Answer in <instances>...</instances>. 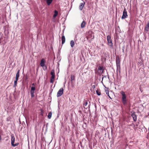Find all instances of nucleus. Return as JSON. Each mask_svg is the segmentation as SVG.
<instances>
[{"label":"nucleus","mask_w":149,"mask_h":149,"mask_svg":"<svg viewBox=\"0 0 149 149\" xmlns=\"http://www.w3.org/2000/svg\"><path fill=\"white\" fill-rule=\"evenodd\" d=\"M116 63L117 67V74H120V61L118 57L116 58Z\"/></svg>","instance_id":"nucleus-1"},{"label":"nucleus","mask_w":149,"mask_h":149,"mask_svg":"<svg viewBox=\"0 0 149 149\" xmlns=\"http://www.w3.org/2000/svg\"><path fill=\"white\" fill-rule=\"evenodd\" d=\"M120 93L122 95V98L123 103L124 105H125L126 103V95L125 92L123 91L120 92Z\"/></svg>","instance_id":"nucleus-2"},{"label":"nucleus","mask_w":149,"mask_h":149,"mask_svg":"<svg viewBox=\"0 0 149 149\" xmlns=\"http://www.w3.org/2000/svg\"><path fill=\"white\" fill-rule=\"evenodd\" d=\"M46 61L44 58H42L40 62V65L42 67L44 70H45L47 69V66L45 65Z\"/></svg>","instance_id":"nucleus-3"},{"label":"nucleus","mask_w":149,"mask_h":149,"mask_svg":"<svg viewBox=\"0 0 149 149\" xmlns=\"http://www.w3.org/2000/svg\"><path fill=\"white\" fill-rule=\"evenodd\" d=\"M11 144L13 147H15L18 145L19 143H17L15 144H14L15 141V138L13 134H12L11 135Z\"/></svg>","instance_id":"nucleus-4"},{"label":"nucleus","mask_w":149,"mask_h":149,"mask_svg":"<svg viewBox=\"0 0 149 149\" xmlns=\"http://www.w3.org/2000/svg\"><path fill=\"white\" fill-rule=\"evenodd\" d=\"M107 39L109 46L111 48H112L113 47V44L112 42V40L111 39V36L109 35H108L107 36Z\"/></svg>","instance_id":"nucleus-5"},{"label":"nucleus","mask_w":149,"mask_h":149,"mask_svg":"<svg viewBox=\"0 0 149 149\" xmlns=\"http://www.w3.org/2000/svg\"><path fill=\"white\" fill-rule=\"evenodd\" d=\"M88 102L90 103L87 100H85L83 102V105L84 107V108L85 109H87V107H86L87 106H88V107L89 108H90V104H88Z\"/></svg>","instance_id":"nucleus-6"},{"label":"nucleus","mask_w":149,"mask_h":149,"mask_svg":"<svg viewBox=\"0 0 149 149\" xmlns=\"http://www.w3.org/2000/svg\"><path fill=\"white\" fill-rule=\"evenodd\" d=\"M127 16V14L126 10L125 8H124L123 12V15L121 17V19H124L126 18Z\"/></svg>","instance_id":"nucleus-7"},{"label":"nucleus","mask_w":149,"mask_h":149,"mask_svg":"<svg viewBox=\"0 0 149 149\" xmlns=\"http://www.w3.org/2000/svg\"><path fill=\"white\" fill-rule=\"evenodd\" d=\"M63 88H61L57 92V96L58 97L61 96L63 93Z\"/></svg>","instance_id":"nucleus-8"},{"label":"nucleus","mask_w":149,"mask_h":149,"mask_svg":"<svg viewBox=\"0 0 149 149\" xmlns=\"http://www.w3.org/2000/svg\"><path fill=\"white\" fill-rule=\"evenodd\" d=\"M131 116L133 118L134 121L136 122L137 120V117L135 112L133 111L132 112L131 114Z\"/></svg>","instance_id":"nucleus-9"},{"label":"nucleus","mask_w":149,"mask_h":149,"mask_svg":"<svg viewBox=\"0 0 149 149\" xmlns=\"http://www.w3.org/2000/svg\"><path fill=\"white\" fill-rule=\"evenodd\" d=\"M145 30L147 31H148L149 30V20L148 21L147 24L146 25Z\"/></svg>","instance_id":"nucleus-10"},{"label":"nucleus","mask_w":149,"mask_h":149,"mask_svg":"<svg viewBox=\"0 0 149 149\" xmlns=\"http://www.w3.org/2000/svg\"><path fill=\"white\" fill-rule=\"evenodd\" d=\"M51 74L52 75L51 78L52 79H54L55 77V72L54 71V70H52L51 72Z\"/></svg>","instance_id":"nucleus-11"},{"label":"nucleus","mask_w":149,"mask_h":149,"mask_svg":"<svg viewBox=\"0 0 149 149\" xmlns=\"http://www.w3.org/2000/svg\"><path fill=\"white\" fill-rule=\"evenodd\" d=\"M85 3L84 2L83 3H81L80 4V5L79 6V8L80 10H81L82 9Z\"/></svg>","instance_id":"nucleus-12"},{"label":"nucleus","mask_w":149,"mask_h":149,"mask_svg":"<svg viewBox=\"0 0 149 149\" xmlns=\"http://www.w3.org/2000/svg\"><path fill=\"white\" fill-rule=\"evenodd\" d=\"M61 39L62 40V44H63L65 43V38L63 34V35L62 36Z\"/></svg>","instance_id":"nucleus-13"},{"label":"nucleus","mask_w":149,"mask_h":149,"mask_svg":"<svg viewBox=\"0 0 149 149\" xmlns=\"http://www.w3.org/2000/svg\"><path fill=\"white\" fill-rule=\"evenodd\" d=\"M86 24V23L84 21H83L81 24V27L82 28H84Z\"/></svg>","instance_id":"nucleus-14"},{"label":"nucleus","mask_w":149,"mask_h":149,"mask_svg":"<svg viewBox=\"0 0 149 149\" xmlns=\"http://www.w3.org/2000/svg\"><path fill=\"white\" fill-rule=\"evenodd\" d=\"M19 70H18L17 72V73L16 74V77L15 79V80H18V78L19 77Z\"/></svg>","instance_id":"nucleus-15"},{"label":"nucleus","mask_w":149,"mask_h":149,"mask_svg":"<svg viewBox=\"0 0 149 149\" xmlns=\"http://www.w3.org/2000/svg\"><path fill=\"white\" fill-rule=\"evenodd\" d=\"M54 14L53 15V17L54 18H55L58 15V12L56 10H55L54 11Z\"/></svg>","instance_id":"nucleus-16"},{"label":"nucleus","mask_w":149,"mask_h":149,"mask_svg":"<svg viewBox=\"0 0 149 149\" xmlns=\"http://www.w3.org/2000/svg\"><path fill=\"white\" fill-rule=\"evenodd\" d=\"M74 40H72L70 42V44L72 47H73L74 45Z\"/></svg>","instance_id":"nucleus-17"},{"label":"nucleus","mask_w":149,"mask_h":149,"mask_svg":"<svg viewBox=\"0 0 149 149\" xmlns=\"http://www.w3.org/2000/svg\"><path fill=\"white\" fill-rule=\"evenodd\" d=\"M52 0H47V3L48 5H49L52 2Z\"/></svg>","instance_id":"nucleus-18"},{"label":"nucleus","mask_w":149,"mask_h":149,"mask_svg":"<svg viewBox=\"0 0 149 149\" xmlns=\"http://www.w3.org/2000/svg\"><path fill=\"white\" fill-rule=\"evenodd\" d=\"M52 116V113L51 112H50L48 114V118L49 119H50L51 118Z\"/></svg>","instance_id":"nucleus-19"},{"label":"nucleus","mask_w":149,"mask_h":149,"mask_svg":"<svg viewBox=\"0 0 149 149\" xmlns=\"http://www.w3.org/2000/svg\"><path fill=\"white\" fill-rule=\"evenodd\" d=\"M35 90V86H32L31 87L30 92H34Z\"/></svg>","instance_id":"nucleus-20"},{"label":"nucleus","mask_w":149,"mask_h":149,"mask_svg":"<svg viewBox=\"0 0 149 149\" xmlns=\"http://www.w3.org/2000/svg\"><path fill=\"white\" fill-rule=\"evenodd\" d=\"M18 80H15H15L14 81V87H15L17 85V81Z\"/></svg>","instance_id":"nucleus-21"},{"label":"nucleus","mask_w":149,"mask_h":149,"mask_svg":"<svg viewBox=\"0 0 149 149\" xmlns=\"http://www.w3.org/2000/svg\"><path fill=\"white\" fill-rule=\"evenodd\" d=\"M34 92H30V93L32 97H34Z\"/></svg>","instance_id":"nucleus-22"},{"label":"nucleus","mask_w":149,"mask_h":149,"mask_svg":"<svg viewBox=\"0 0 149 149\" xmlns=\"http://www.w3.org/2000/svg\"><path fill=\"white\" fill-rule=\"evenodd\" d=\"M98 69L99 70L101 71H103V67L101 66H100L98 67Z\"/></svg>","instance_id":"nucleus-23"},{"label":"nucleus","mask_w":149,"mask_h":149,"mask_svg":"<svg viewBox=\"0 0 149 149\" xmlns=\"http://www.w3.org/2000/svg\"><path fill=\"white\" fill-rule=\"evenodd\" d=\"M96 92L97 94L98 95H101V92L100 91L98 90H97L96 91Z\"/></svg>","instance_id":"nucleus-24"},{"label":"nucleus","mask_w":149,"mask_h":149,"mask_svg":"<svg viewBox=\"0 0 149 149\" xmlns=\"http://www.w3.org/2000/svg\"><path fill=\"white\" fill-rule=\"evenodd\" d=\"M74 75H71L70 77V79L71 81H72V80L74 79Z\"/></svg>","instance_id":"nucleus-25"},{"label":"nucleus","mask_w":149,"mask_h":149,"mask_svg":"<svg viewBox=\"0 0 149 149\" xmlns=\"http://www.w3.org/2000/svg\"><path fill=\"white\" fill-rule=\"evenodd\" d=\"M54 79H52V78H50V82L51 83H52V84H53L54 83Z\"/></svg>","instance_id":"nucleus-26"},{"label":"nucleus","mask_w":149,"mask_h":149,"mask_svg":"<svg viewBox=\"0 0 149 149\" xmlns=\"http://www.w3.org/2000/svg\"><path fill=\"white\" fill-rule=\"evenodd\" d=\"M105 92L108 96H109V91L108 90H105Z\"/></svg>","instance_id":"nucleus-27"},{"label":"nucleus","mask_w":149,"mask_h":149,"mask_svg":"<svg viewBox=\"0 0 149 149\" xmlns=\"http://www.w3.org/2000/svg\"><path fill=\"white\" fill-rule=\"evenodd\" d=\"M90 37H91V38L92 39H93L94 38V36H92V34H91L90 35V36H88V37H87V39H88V38H89Z\"/></svg>","instance_id":"nucleus-28"},{"label":"nucleus","mask_w":149,"mask_h":149,"mask_svg":"<svg viewBox=\"0 0 149 149\" xmlns=\"http://www.w3.org/2000/svg\"><path fill=\"white\" fill-rule=\"evenodd\" d=\"M92 87L93 89H94L95 87V86L94 85H93V86H92Z\"/></svg>","instance_id":"nucleus-29"},{"label":"nucleus","mask_w":149,"mask_h":149,"mask_svg":"<svg viewBox=\"0 0 149 149\" xmlns=\"http://www.w3.org/2000/svg\"><path fill=\"white\" fill-rule=\"evenodd\" d=\"M41 112H42L41 115L42 116H43V111L42 110H41Z\"/></svg>","instance_id":"nucleus-30"},{"label":"nucleus","mask_w":149,"mask_h":149,"mask_svg":"<svg viewBox=\"0 0 149 149\" xmlns=\"http://www.w3.org/2000/svg\"><path fill=\"white\" fill-rule=\"evenodd\" d=\"M32 85L33 86H35V85H34V83H33L32 84Z\"/></svg>","instance_id":"nucleus-31"},{"label":"nucleus","mask_w":149,"mask_h":149,"mask_svg":"<svg viewBox=\"0 0 149 149\" xmlns=\"http://www.w3.org/2000/svg\"><path fill=\"white\" fill-rule=\"evenodd\" d=\"M109 96V97L110 98V99H111V97H110V96H109H109Z\"/></svg>","instance_id":"nucleus-32"},{"label":"nucleus","mask_w":149,"mask_h":149,"mask_svg":"<svg viewBox=\"0 0 149 149\" xmlns=\"http://www.w3.org/2000/svg\"><path fill=\"white\" fill-rule=\"evenodd\" d=\"M103 77H102V80H103Z\"/></svg>","instance_id":"nucleus-33"},{"label":"nucleus","mask_w":149,"mask_h":149,"mask_svg":"<svg viewBox=\"0 0 149 149\" xmlns=\"http://www.w3.org/2000/svg\"><path fill=\"white\" fill-rule=\"evenodd\" d=\"M148 115L149 116V113H148Z\"/></svg>","instance_id":"nucleus-34"}]
</instances>
